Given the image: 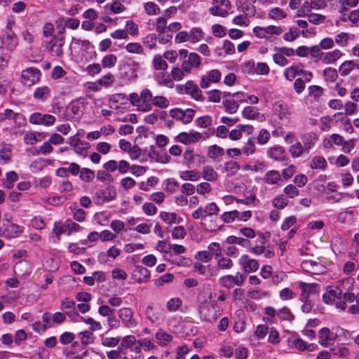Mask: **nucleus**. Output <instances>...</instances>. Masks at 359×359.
Masks as SVG:
<instances>
[{
	"instance_id": "nucleus-51",
	"label": "nucleus",
	"mask_w": 359,
	"mask_h": 359,
	"mask_svg": "<svg viewBox=\"0 0 359 359\" xmlns=\"http://www.w3.org/2000/svg\"><path fill=\"white\" fill-rule=\"evenodd\" d=\"M126 49L130 53L144 54V48L139 43H129L126 46Z\"/></svg>"
},
{
	"instance_id": "nucleus-16",
	"label": "nucleus",
	"mask_w": 359,
	"mask_h": 359,
	"mask_svg": "<svg viewBox=\"0 0 359 359\" xmlns=\"http://www.w3.org/2000/svg\"><path fill=\"white\" fill-rule=\"evenodd\" d=\"M140 99H141L142 111L146 112L151 110L154 97L149 89H143L140 93Z\"/></svg>"
},
{
	"instance_id": "nucleus-13",
	"label": "nucleus",
	"mask_w": 359,
	"mask_h": 359,
	"mask_svg": "<svg viewBox=\"0 0 359 359\" xmlns=\"http://www.w3.org/2000/svg\"><path fill=\"white\" fill-rule=\"evenodd\" d=\"M150 278V272L145 267L137 265L132 273V279L138 283H146Z\"/></svg>"
},
{
	"instance_id": "nucleus-25",
	"label": "nucleus",
	"mask_w": 359,
	"mask_h": 359,
	"mask_svg": "<svg viewBox=\"0 0 359 359\" xmlns=\"http://www.w3.org/2000/svg\"><path fill=\"white\" fill-rule=\"evenodd\" d=\"M23 228L15 224L7 225L5 229L4 233L6 237L13 238L18 237L22 232Z\"/></svg>"
},
{
	"instance_id": "nucleus-53",
	"label": "nucleus",
	"mask_w": 359,
	"mask_h": 359,
	"mask_svg": "<svg viewBox=\"0 0 359 359\" xmlns=\"http://www.w3.org/2000/svg\"><path fill=\"white\" fill-rule=\"evenodd\" d=\"M278 317L282 320H292L294 316L290 312V310L287 307H283L278 311Z\"/></svg>"
},
{
	"instance_id": "nucleus-9",
	"label": "nucleus",
	"mask_w": 359,
	"mask_h": 359,
	"mask_svg": "<svg viewBox=\"0 0 359 359\" xmlns=\"http://www.w3.org/2000/svg\"><path fill=\"white\" fill-rule=\"evenodd\" d=\"M202 137V134L197 131L182 132L175 137V141L187 145L198 142Z\"/></svg>"
},
{
	"instance_id": "nucleus-31",
	"label": "nucleus",
	"mask_w": 359,
	"mask_h": 359,
	"mask_svg": "<svg viewBox=\"0 0 359 359\" xmlns=\"http://www.w3.org/2000/svg\"><path fill=\"white\" fill-rule=\"evenodd\" d=\"M350 38V34L341 32L335 36L334 41L339 47L344 48L348 45Z\"/></svg>"
},
{
	"instance_id": "nucleus-56",
	"label": "nucleus",
	"mask_w": 359,
	"mask_h": 359,
	"mask_svg": "<svg viewBox=\"0 0 359 359\" xmlns=\"http://www.w3.org/2000/svg\"><path fill=\"white\" fill-rule=\"evenodd\" d=\"M307 17L308 20L313 25L321 24L325 20V16L319 13H310L307 14Z\"/></svg>"
},
{
	"instance_id": "nucleus-3",
	"label": "nucleus",
	"mask_w": 359,
	"mask_h": 359,
	"mask_svg": "<svg viewBox=\"0 0 359 359\" xmlns=\"http://www.w3.org/2000/svg\"><path fill=\"white\" fill-rule=\"evenodd\" d=\"M272 111L273 115L280 121H289L292 115V111L288 104L281 100L273 104Z\"/></svg>"
},
{
	"instance_id": "nucleus-48",
	"label": "nucleus",
	"mask_w": 359,
	"mask_h": 359,
	"mask_svg": "<svg viewBox=\"0 0 359 359\" xmlns=\"http://www.w3.org/2000/svg\"><path fill=\"white\" fill-rule=\"evenodd\" d=\"M79 338L83 344H89L93 342L94 335L93 332L90 330L81 332L79 334Z\"/></svg>"
},
{
	"instance_id": "nucleus-63",
	"label": "nucleus",
	"mask_w": 359,
	"mask_h": 359,
	"mask_svg": "<svg viewBox=\"0 0 359 359\" xmlns=\"http://www.w3.org/2000/svg\"><path fill=\"white\" fill-rule=\"evenodd\" d=\"M195 122L197 126L205 128L212 124V120L210 116L206 115L198 118Z\"/></svg>"
},
{
	"instance_id": "nucleus-41",
	"label": "nucleus",
	"mask_w": 359,
	"mask_h": 359,
	"mask_svg": "<svg viewBox=\"0 0 359 359\" xmlns=\"http://www.w3.org/2000/svg\"><path fill=\"white\" fill-rule=\"evenodd\" d=\"M242 114L245 118L254 120L258 118L259 112L256 107H246L243 110Z\"/></svg>"
},
{
	"instance_id": "nucleus-20",
	"label": "nucleus",
	"mask_w": 359,
	"mask_h": 359,
	"mask_svg": "<svg viewBox=\"0 0 359 359\" xmlns=\"http://www.w3.org/2000/svg\"><path fill=\"white\" fill-rule=\"evenodd\" d=\"M155 339L158 346L164 347L172 341L173 337L160 328L155 334Z\"/></svg>"
},
{
	"instance_id": "nucleus-33",
	"label": "nucleus",
	"mask_w": 359,
	"mask_h": 359,
	"mask_svg": "<svg viewBox=\"0 0 359 359\" xmlns=\"http://www.w3.org/2000/svg\"><path fill=\"white\" fill-rule=\"evenodd\" d=\"M180 177L185 181H198L201 178L200 172L196 170L183 171Z\"/></svg>"
},
{
	"instance_id": "nucleus-17",
	"label": "nucleus",
	"mask_w": 359,
	"mask_h": 359,
	"mask_svg": "<svg viewBox=\"0 0 359 359\" xmlns=\"http://www.w3.org/2000/svg\"><path fill=\"white\" fill-rule=\"evenodd\" d=\"M184 159L189 165L198 166L204 163V158L199 154H195L193 149H187L184 154Z\"/></svg>"
},
{
	"instance_id": "nucleus-12",
	"label": "nucleus",
	"mask_w": 359,
	"mask_h": 359,
	"mask_svg": "<svg viewBox=\"0 0 359 359\" xmlns=\"http://www.w3.org/2000/svg\"><path fill=\"white\" fill-rule=\"evenodd\" d=\"M65 44V38H57L53 36L50 41L46 44V48L50 51L54 53L57 57L63 55L62 47Z\"/></svg>"
},
{
	"instance_id": "nucleus-43",
	"label": "nucleus",
	"mask_w": 359,
	"mask_h": 359,
	"mask_svg": "<svg viewBox=\"0 0 359 359\" xmlns=\"http://www.w3.org/2000/svg\"><path fill=\"white\" fill-rule=\"evenodd\" d=\"M50 94V88L48 86H43L37 88L34 93V97L39 100H46Z\"/></svg>"
},
{
	"instance_id": "nucleus-62",
	"label": "nucleus",
	"mask_w": 359,
	"mask_h": 359,
	"mask_svg": "<svg viewBox=\"0 0 359 359\" xmlns=\"http://www.w3.org/2000/svg\"><path fill=\"white\" fill-rule=\"evenodd\" d=\"M79 177L81 180L90 182L95 177V172L89 168H82Z\"/></svg>"
},
{
	"instance_id": "nucleus-49",
	"label": "nucleus",
	"mask_w": 359,
	"mask_h": 359,
	"mask_svg": "<svg viewBox=\"0 0 359 359\" xmlns=\"http://www.w3.org/2000/svg\"><path fill=\"white\" fill-rule=\"evenodd\" d=\"M323 76L326 81L334 82L338 78V74L335 69L327 67L323 70Z\"/></svg>"
},
{
	"instance_id": "nucleus-61",
	"label": "nucleus",
	"mask_w": 359,
	"mask_h": 359,
	"mask_svg": "<svg viewBox=\"0 0 359 359\" xmlns=\"http://www.w3.org/2000/svg\"><path fill=\"white\" fill-rule=\"evenodd\" d=\"M182 305V301L180 298H172L169 301H168L166 304V309L169 311H177Z\"/></svg>"
},
{
	"instance_id": "nucleus-64",
	"label": "nucleus",
	"mask_w": 359,
	"mask_h": 359,
	"mask_svg": "<svg viewBox=\"0 0 359 359\" xmlns=\"http://www.w3.org/2000/svg\"><path fill=\"white\" fill-rule=\"evenodd\" d=\"M173 278H174V276L172 274L165 273L155 280L154 285L156 287H161L165 283L172 282Z\"/></svg>"
},
{
	"instance_id": "nucleus-19",
	"label": "nucleus",
	"mask_w": 359,
	"mask_h": 359,
	"mask_svg": "<svg viewBox=\"0 0 359 359\" xmlns=\"http://www.w3.org/2000/svg\"><path fill=\"white\" fill-rule=\"evenodd\" d=\"M145 315L147 318L152 323L159 324L164 320L163 313L161 311L156 310L151 305L147 306Z\"/></svg>"
},
{
	"instance_id": "nucleus-54",
	"label": "nucleus",
	"mask_w": 359,
	"mask_h": 359,
	"mask_svg": "<svg viewBox=\"0 0 359 359\" xmlns=\"http://www.w3.org/2000/svg\"><path fill=\"white\" fill-rule=\"evenodd\" d=\"M196 189L197 194L204 196L212 191V187L208 182L199 183Z\"/></svg>"
},
{
	"instance_id": "nucleus-1",
	"label": "nucleus",
	"mask_w": 359,
	"mask_h": 359,
	"mask_svg": "<svg viewBox=\"0 0 359 359\" xmlns=\"http://www.w3.org/2000/svg\"><path fill=\"white\" fill-rule=\"evenodd\" d=\"M200 315L204 320L215 322L222 313V309L215 302H205L200 307Z\"/></svg>"
},
{
	"instance_id": "nucleus-59",
	"label": "nucleus",
	"mask_w": 359,
	"mask_h": 359,
	"mask_svg": "<svg viewBox=\"0 0 359 359\" xmlns=\"http://www.w3.org/2000/svg\"><path fill=\"white\" fill-rule=\"evenodd\" d=\"M6 41L7 43L8 48L9 50H13L18 46L17 36L13 32H11V33H6Z\"/></svg>"
},
{
	"instance_id": "nucleus-24",
	"label": "nucleus",
	"mask_w": 359,
	"mask_h": 359,
	"mask_svg": "<svg viewBox=\"0 0 359 359\" xmlns=\"http://www.w3.org/2000/svg\"><path fill=\"white\" fill-rule=\"evenodd\" d=\"M223 104L226 111L229 114L236 113L238 109V104L236 100L229 97L228 93L225 94L223 100Z\"/></svg>"
},
{
	"instance_id": "nucleus-15",
	"label": "nucleus",
	"mask_w": 359,
	"mask_h": 359,
	"mask_svg": "<svg viewBox=\"0 0 359 359\" xmlns=\"http://www.w3.org/2000/svg\"><path fill=\"white\" fill-rule=\"evenodd\" d=\"M13 271L19 277H26L31 273L32 266L27 260H20L14 265Z\"/></svg>"
},
{
	"instance_id": "nucleus-22",
	"label": "nucleus",
	"mask_w": 359,
	"mask_h": 359,
	"mask_svg": "<svg viewBox=\"0 0 359 359\" xmlns=\"http://www.w3.org/2000/svg\"><path fill=\"white\" fill-rule=\"evenodd\" d=\"M155 80L160 86H165L168 88H172L174 86L172 79L166 70L158 72L155 76Z\"/></svg>"
},
{
	"instance_id": "nucleus-30",
	"label": "nucleus",
	"mask_w": 359,
	"mask_h": 359,
	"mask_svg": "<svg viewBox=\"0 0 359 359\" xmlns=\"http://www.w3.org/2000/svg\"><path fill=\"white\" fill-rule=\"evenodd\" d=\"M189 42L196 43L204 37V32L200 27H194L189 32Z\"/></svg>"
},
{
	"instance_id": "nucleus-37",
	"label": "nucleus",
	"mask_w": 359,
	"mask_h": 359,
	"mask_svg": "<svg viewBox=\"0 0 359 359\" xmlns=\"http://www.w3.org/2000/svg\"><path fill=\"white\" fill-rule=\"evenodd\" d=\"M354 68V62L352 60H347L340 65L339 68V72L341 76H346L348 75Z\"/></svg>"
},
{
	"instance_id": "nucleus-58",
	"label": "nucleus",
	"mask_w": 359,
	"mask_h": 359,
	"mask_svg": "<svg viewBox=\"0 0 359 359\" xmlns=\"http://www.w3.org/2000/svg\"><path fill=\"white\" fill-rule=\"evenodd\" d=\"M288 204V200L283 195H279L273 200V205L278 209H283Z\"/></svg>"
},
{
	"instance_id": "nucleus-14",
	"label": "nucleus",
	"mask_w": 359,
	"mask_h": 359,
	"mask_svg": "<svg viewBox=\"0 0 359 359\" xmlns=\"http://www.w3.org/2000/svg\"><path fill=\"white\" fill-rule=\"evenodd\" d=\"M222 74L217 69H212L209 71L205 76H204L200 82V86L202 88H208L210 87V83H217L220 81Z\"/></svg>"
},
{
	"instance_id": "nucleus-11",
	"label": "nucleus",
	"mask_w": 359,
	"mask_h": 359,
	"mask_svg": "<svg viewBox=\"0 0 359 359\" xmlns=\"http://www.w3.org/2000/svg\"><path fill=\"white\" fill-rule=\"evenodd\" d=\"M118 315L122 323L127 328H133L137 325V322L133 318V312L129 308L119 309Z\"/></svg>"
},
{
	"instance_id": "nucleus-45",
	"label": "nucleus",
	"mask_w": 359,
	"mask_h": 359,
	"mask_svg": "<svg viewBox=\"0 0 359 359\" xmlns=\"http://www.w3.org/2000/svg\"><path fill=\"white\" fill-rule=\"evenodd\" d=\"M224 154V149L217 146L212 145L209 147L208 155L210 158L216 159L222 156Z\"/></svg>"
},
{
	"instance_id": "nucleus-47",
	"label": "nucleus",
	"mask_w": 359,
	"mask_h": 359,
	"mask_svg": "<svg viewBox=\"0 0 359 359\" xmlns=\"http://www.w3.org/2000/svg\"><path fill=\"white\" fill-rule=\"evenodd\" d=\"M238 217H239V212L237 210H233L224 212L222 216H220V218L222 219L223 224L224 223L233 222Z\"/></svg>"
},
{
	"instance_id": "nucleus-21",
	"label": "nucleus",
	"mask_w": 359,
	"mask_h": 359,
	"mask_svg": "<svg viewBox=\"0 0 359 359\" xmlns=\"http://www.w3.org/2000/svg\"><path fill=\"white\" fill-rule=\"evenodd\" d=\"M184 90L187 94L191 95L196 100H203L201 90L193 81L187 82L184 86Z\"/></svg>"
},
{
	"instance_id": "nucleus-32",
	"label": "nucleus",
	"mask_w": 359,
	"mask_h": 359,
	"mask_svg": "<svg viewBox=\"0 0 359 359\" xmlns=\"http://www.w3.org/2000/svg\"><path fill=\"white\" fill-rule=\"evenodd\" d=\"M268 16L272 20H280L286 18L287 13L278 7H274L269 10Z\"/></svg>"
},
{
	"instance_id": "nucleus-27",
	"label": "nucleus",
	"mask_w": 359,
	"mask_h": 359,
	"mask_svg": "<svg viewBox=\"0 0 359 359\" xmlns=\"http://www.w3.org/2000/svg\"><path fill=\"white\" fill-rule=\"evenodd\" d=\"M216 259L219 270H230L233 266V261L230 258L223 256L222 254L216 257Z\"/></svg>"
},
{
	"instance_id": "nucleus-6",
	"label": "nucleus",
	"mask_w": 359,
	"mask_h": 359,
	"mask_svg": "<svg viewBox=\"0 0 359 359\" xmlns=\"http://www.w3.org/2000/svg\"><path fill=\"white\" fill-rule=\"evenodd\" d=\"M41 72L39 69L34 67L27 68L22 72V79L23 83L31 86L37 83L40 79Z\"/></svg>"
},
{
	"instance_id": "nucleus-44",
	"label": "nucleus",
	"mask_w": 359,
	"mask_h": 359,
	"mask_svg": "<svg viewBox=\"0 0 359 359\" xmlns=\"http://www.w3.org/2000/svg\"><path fill=\"white\" fill-rule=\"evenodd\" d=\"M289 151L291 154V156L294 158H298L306 152L303 145L299 142H297L292 144L290 147Z\"/></svg>"
},
{
	"instance_id": "nucleus-57",
	"label": "nucleus",
	"mask_w": 359,
	"mask_h": 359,
	"mask_svg": "<svg viewBox=\"0 0 359 359\" xmlns=\"http://www.w3.org/2000/svg\"><path fill=\"white\" fill-rule=\"evenodd\" d=\"M169 100L163 96L154 97L152 105L165 109L169 106Z\"/></svg>"
},
{
	"instance_id": "nucleus-28",
	"label": "nucleus",
	"mask_w": 359,
	"mask_h": 359,
	"mask_svg": "<svg viewBox=\"0 0 359 359\" xmlns=\"http://www.w3.org/2000/svg\"><path fill=\"white\" fill-rule=\"evenodd\" d=\"M152 65L154 69L157 71H165L168 67L165 60L160 54H156L154 56Z\"/></svg>"
},
{
	"instance_id": "nucleus-34",
	"label": "nucleus",
	"mask_w": 359,
	"mask_h": 359,
	"mask_svg": "<svg viewBox=\"0 0 359 359\" xmlns=\"http://www.w3.org/2000/svg\"><path fill=\"white\" fill-rule=\"evenodd\" d=\"M280 175L277 170H270L264 176V181L269 184H276L280 180Z\"/></svg>"
},
{
	"instance_id": "nucleus-39",
	"label": "nucleus",
	"mask_w": 359,
	"mask_h": 359,
	"mask_svg": "<svg viewBox=\"0 0 359 359\" xmlns=\"http://www.w3.org/2000/svg\"><path fill=\"white\" fill-rule=\"evenodd\" d=\"M168 22L165 17L161 16L156 20L155 27L159 36L165 32L166 29H168Z\"/></svg>"
},
{
	"instance_id": "nucleus-38",
	"label": "nucleus",
	"mask_w": 359,
	"mask_h": 359,
	"mask_svg": "<svg viewBox=\"0 0 359 359\" xmlns=\"http://www.w3.org/2000/svg\"><path fill=\"white\" fill-rule=\"evenodd\" d=\"M202 210L204 217L217 215L219 212V207L214 202L208 203L205 207H202Z\"/></svg>"
},
{
	"instance_id": "nucleus-35",
	"label": "nucleus",
	"mask_w": 359,
	"mask_h": 359,
	"mask_svg": "<svg viewBox=\"0 0 359 359\" xmlns=\"http://www.w3.org/2000/svg\"><path fill=\"white\" fill-rule=\"evenodd\" d=\"M310 167L312 169L325 170L327 167V161L324 157L316 156L312 158Z\"/></svg>"
},
{
	"instance_id": "nucleus-60",
	"label": "nucleus",
	"mask_w": 359,
	"mask_h": 359,
	"mask_svg": "<svg viewBox=\"0 0 359 359\" xmlns=\"http://www.w3.org/2000/svg\"><path fill=\"white\" fill-rule=\"evenodd\" d=\"M137 342V341H136V339L133 335H127L122 339L121 346L118 347V349L121 350L123 348H130Z\"/></svg>"
},
{
	"instance_id": "nucleus-42",
	"label": "nucleus",
	"mask_w": 359,
	"mask_h": 359,
	"mask_svg": "<svg viewBox=\"0 0 359 359\" xmlns=\"http://www.w3.org/2000/svg\"><path fill=\"white\" fill-rule=\"evenodd\" d=\"M224 168L229 176H233L240 170L241 166L236 161H228L224 164Z\"/></svg>"
},
{
	"instance_id": "nucleus-7",
	"label": "nucleus",
	"mask_w": 359,
	"mask_h": 359,
	"mask_svg": "<svg viewBox=\"0 0 359 359\" xmlns=\"http://www.w3.org/2000/svg\"><path fill=\"white\" fill-rule=\"evenodd\" d=\"M238 263L246 273L257 271L259 266V262L255 259L250 258L248 255H243L240 257Z\"/></svg>"
},
{
	"instance_id": "nucleus-55",
	"label": "nucleus",
	"mask_w": 359,
	"mask_h": 359,
	"mask_svg": "<svg viewBox=\"0 0 359 359\" xmlns=\"http://www.w3.org/2000/svg\"><path fill=\"white\" fill-rule=\"evenodd\" d=\"M213 256L212 253L210 252H208V250H202L198 251L196 252L195 255V258L200 261L203 262H209L212 260Z\"/></svg>"
},
{
	"instance_id": "nucleus-8",
	"label": "nucleus",
	"mask_w": 359,
	"mask_h": 359,
	"mask_svg": "<svg viewBox=\"0 0 359 359\" xmlns=\"http://www.w3.org/2000/svg\"><path fill=\"white\" fill-rule=\"evenodd\" d=\"M201 225L208 231H215L222 226V219L219 214L204 217Z\"/></svg>"
},
{
	"instance_id": "nucleus-36",
	"label": "nucleus",
	"mask_w": 359,
	"mask_h": 359,
	"mask_svg": "<svg viewBox=\"0 0 359 359\" xmlns=\"http://www.w3.org/2000/svg\"><path fill=\"white\" fill-rule=\"evenodd\" d=\"M143 7L145 13L149 15H156L161 13L159 6L152 1L144 3Z\"/></svg>"
},
{
	"instance_id": "nucleus-23",
	"label": "nucleus",
	"mask_w": 359,
	"mask_h": 359,
	"mask_svg": "<svg viewBox=\"0 0 359 359\" xmlns=\"http://www.w3.org/2000/svg\"><path fill=\"white\" fill-rule=\"evenodd\" d=\"M359 0H339V13L345 16L351 8L356 7Z\"/></svg>"
},
{
	"instance_id": "nucleus-18",
	"label": "nucleus",
	"mask_w": 359,
	"mask_h": 359,
	"mask_svg": "<svg viewBox=\"0 0 359 359\" xmlns=\"http://www.w3.org/2000/svg\"><path fill=\"white\" fill-rule=\"evenodd\" d=\"M343 56L342 52L339 49H334L328 52H323L320 62L324 65L334 64Z\"/></svg>"
},
{
	"instance_id": "nucleus-40",
	"label": "nucleus",
	"mask_w": 359,
	"mask_h": 359,
	"mask_svg": "<svg viewBox=\"0 0 359 359\" xmlns=\"http://www.w3.org/2000/svg\"><path fill=\"white\" fill-rule=\"evenodd\" d=\"M160 217L168 224H175L180 222V217L175 212H162Z\"/></svg>"
},
{
	"instance_id": "nucleus-50",
	"label": "nucleus",
	"mask_w": 359,
	"mask_h": 359,
	"mask_svg": "<svg viewBox=\"0 0 359 359\" xmlns=\"http://www.w3.org/2000/svg\"><path fill=\"white\" fill-rule=\"evenodd\" d=\"M330 339V330L327 327H323L319 331V344L327 346Z\"/></svg>"
},
{
	"instance_id": "nucleus-10",
	"label": "nucleus",
	"mask_w": 359,
	"mask_h": 359,
	"mask_svg": "<svg viewBox=\"0 0 359 359\" xmlns=\"http://www.w3.org/2000/svg\"><path fill=\"white\" fill-rule=\"evenodd\" d=\"M13 120L16 127L20 128L25 123V118L19 113H15L10 109H6L3 113H0V122L5 120Z\"/></svg>"
},
{
	"instance_id": "nucleus-26",
	"label": "nucleus",
	"mask_w": 359,
	"mask_h": 359,
	"mask_svg": "<svg viewBox=\"0 0 359 359\" xmlns=\"http://www.w3.org/2000/svg\"><path fill=\"white\" fill-rule=\"evenodd\" d=\"M202 177L207 182H215L218 178V174L210 165L203 168Z\"/></svg>"
},
{
	"instance_id": "nucleus-4",
	"label": "nucleus",
	"mask_w": 359,
	"mask_h": 359,
	"mask_svg": "<svg viewBox=\"0 0 359 359\" xmlns=\"http://www.w3.org/2000/svg\"><path fill=\"white\" fill-rule=\"evenodd\" d=\"M170 115L177 121H181L184 124L191 122L195 115V111L192 109L183 110L180 108H175L170 110Z\"/></svg>"
},
{
	"instance_id": "nucleus-5",
	"label": "nucleus",
	"mask_w": 359,
	"mask_h": 359,
	"mask_svg": "<svg viewBox=\"0 0 359 359\" xmlns=\"http://www.w3.org/2000/svg\"><path fill=\"white\" fill-rule=\"evenodd\" d=\"M55 117L51 114L35 112L31 114L29 122L34 125H43L46 126H53L55 122Z\"/></svg>"
},
{
	"instance_id": "nucleus-46",
	"label": "nucleus",
	"mask_w": 359,
	"mask_h": 359,
	"mask_svg": "<svg viewBox=\"0 0 359 359\" xmlns=\"http://www.w3.org/2000/svg\"><path fill=\"white\" fill-rule=\"evenodd\" d=\"M117 62V57L113 54H109L103 57L102 60V66L104 68H112Z\"/></svg>"
},
{
	"instance_id": "nucleus-29",
	"label": "nucleus",
	"mask_w": 359,
	"mask_h": 359,
	"mask_svg": "<svg viewBox=\"0 0 359 359\" xmlns=\"http://www.w3.org/2000/svg\"><path fill=\"white\" fill-rule=\"evenodd\" d=\"M268 155L276 161H283L285 158V150L280 146L273 147L269 149Z\"/></svg>"
},
{
	"instance_id": "nucleus-2",
	"label": "nucleus",
	"mask_w": 359,
	"mask_h": 359,
	"mask_svg": "<svg viewBox=\"0 0 359 359\" xmlns=\"http://www.w3.org/2000/svg\"><path fill=\"white\" fill-rule=\"evenodd\" d=\"M246 276L245 274L237 272L235 275H225L219 278V283L226 289H231L234 285L241 286L243 284Z\"/></svg>"
},
{
	"instance_id": "nucleus-52",
	"label": "nucleus",
	"mask_w": 359,
	"mask_h": 359,
	"mask_svg": "<svg viewBox=\"0 0 359 359\" xmlns=\"http://www.w3.org/2000/svg\"><path fill=\"white\" fill-rule=\"evenodd\" d=\"M156 40L155 34H149L144 38L143 43L147 48L154 49L156 47Z\"/></svg>"
}]
</instances>
